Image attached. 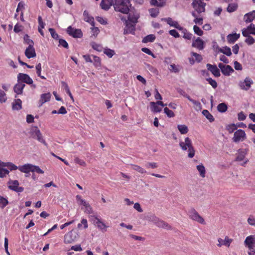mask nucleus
Listing matches in <instances>:
<instances>
[{
	"label": "nucleus",
	"mask_w": 255,
	"mask_h": 255,
	"mask_svg": "<svg viewBox=\"0 0 255 255\" xmlns=\"http://www.w3.org/2000/svg\"><path fill=\"white\" fill-rule=\"evenodd\" d=\"M130 6L129 0H114V7L116 11L128 14Z\"/></svg>",
	"instance_id": "f257e3e1"
},
{
	"label": "nucleus",
	"mask_w": 255,
	"mask_h": 255,
	"mask_svg": "<svg viewBox=\"0 0 255 255\" xmlns=\"http://www.w3.org/2000/svg\"><path fill=\"white\" fill-rule=\"evenodd\" d=\"M179 145L183 150H186L188 149V157L192 158L194 157L195 153L194 148L192 145V141L189 137H186L184 141H180Z\"/></svg>",
	"instance_id": "f03ea898"
},
{
	"label": "nucleus",
	"mask_w": 255,
	"mask_h": 255,
	"mask_svg": "<svg viewBox=\"0 0 255 255\" xmlns=\"http://www.w3.org/2000/svg\"><path fill=\"white\" fill-rule=\"evenodd\" d=\"M188 215L190 219L194 221L197 222L198 223L203 225H205L206 224L203 218L201 217L194 208H192L189 211Z\"/></svg>",
	"instance_id": "7ed1b4c3"
},
{
	"label": "nucleus",
	"mask_w": 255,
	"mask_h": 255,
	"mask_svg": "<svg viewBox=\"0 0 255 255\" xmlns=\"http://www.w3.org/2000/svg\"><path fill=\"white\" fill-rule=\"evenodd\" d=\"M30 135L33 138L37 139L38 141L42 143L45 145L47 144L43 138L42 135L37 127H32L30 130Z\"/></svg>",
	"instance_id": "20e7f679"
},
{
	"label": "nucleus",
	"mask_w": 255,
	"mask_h": 255,
	"mask_svg": "<svg viewBox=\"0 0 255 255\" xmlns=\"http://www.w3.org/2000/svg\"><path fill=\"white\" fill-rule=\"evenodd\" d=\"M78 238V233L74 230H72L65 235L64 241L65 244H70L77 240Z\"/></svg>",
	"instance_id": "39448f33"
},
{
	"label": "nucleus",
	"mask_w": 255,
	"mask_h": 255,
	"mask_svg": "<svg viewBox=\"0 0 255 255\" xmlns=\"http://www.w3.org/2000/svg\"><path fill=\"white\" fill-rule=\"evenodd\" d=\"M192 5L194 9L199 13L204 12L205 10L206 4L202 0H193Z\"/></svg>",
	"instance_id": "423d86ee"
},
{
	"label": "nucleus",
	"mask_w": 255,
	"mask_h": 255,
	"mask_svg": "<svg viewBox=\"0 0 255 255\" xmlns=\"http://www.w3.org/2000/svg\"><path fill=\"white\" fill-rule=\"evenodd\" d=\"M246 138L245 132L242 129H238L234 133L233 140L235 142H238L244 140Z\"/></svg>",
	"instance_id": "0eeeda50"
},
{
	"label": "nucleus",
	"mask_w": 255,
	"mask_h": 255,
	"mask_svg": "<svg viewBox=\"0 0 255 255\" xmlns=\"http://www.w3.org/2000/svg\"><path fill=\"white\" fill-rule=\"evenodd\" d=\"M17 81L26 83L29 85L32 84L33 80L28 75L23 73H19L17 75Z\"/></svg>",
	"instance_id": "6e6552de"
},
{
	"label": "nucleus",
	"mask_w": 255,
	"mask_h": 255,
	"mask_svg": "<svg viewBox=\"0 0 255 255\" xmlns=\"http://www.w3.org/2000/svg\"><path fill=\"white\" fill-rule=\"evenodd\" d=\"M8 184L9 188L16 192H22L24 190L23 187L18 186L19 182L17 180L10 181Z\"/></svg>",
	"instance_id": "1a4fd4ad"
},
{
	"label": "nucleus",
	"mask_w": 255,
	"mask_h": 255,
	"mask_svg": "<svg viewBox=\"0 0 255 255\" xmlns=\"http://www.w3.org/2000/svg\"><path fill=\"white\" fill-rule=\"evenodd\" d=\"M245 244L250 250L249 252L255 251L254 250L255 242L254 241L253 236H250L247 237L245 241Z\"/></svg>",
	"instance_id": "9d476101"
},
{
	"label": "nucleus",
	"mask_w": 255,
	"mask_h": 255,
	"mask_svg": "<svg viewBox=\"0 0 255 255\" xmlns=\"http://www.w3.org/2000/svg\"><path fill=\"white\" fill-rule=\"evenodd\" d=\"M252 83V81L249 77H247L244 81H240L239 83V85L241 89L248 90L251 87Z\"/></svg>",
	"instance_id": "9b49d317"
},
{
	"label": "nucleus",
	"mask_w": 255,
	"mask_h": 255,
	"mask_svg": "<svg viewBox=\"0 0 255 255\" xmlns=\"http://www.w3.org/2000/svg\"><path fill=\"white\" fill-rule=\"evenodd\" d=\"M93 224L96 225L98 229L101 230H104L106 231V228L108 227L100 219L98 218L97 217H93L92 219Z\"/></svg>",
	"instance_id": "f8f14e48"
},
{
	"label": "nucleus",
	"mask_w": 255,
	"mask_h": 255,
	"mask_svg": "<svg viewBox=\"0 0 255 255\" xmlns=\"http://www.w3.org/2000/svg\"><path fill=\"white\" fill-rule=\"evenodd\" d=\"M207 69L210 71L215 77H218L220 76V70L215 65L207 64L206 65Z\"/></svg>",
	"instance_id": "ddd939ff"
},
{
	"label": "nucleus",
	"mask_w": 255,
	"mask_h": 255,
	"mask_svg": "<svg viewBox=\"0 0 255 255\" xmlns=\"http://www.w3.org/2000/svg\"><path fill=\"white\" fill-rule=\"evenodd\" d=\"M162 20L165 21L170 26L174 27L178 30L183 29V27L181 26L177 21L173 20L170 17L165 18Z\"/></svg>",
	"instance_id": "4468645a"
},
{
	"label": "nucleus",
	"mask_w": 255,
	"mask_h": 255,
	"mask_svg": "<svg viewBox=\"0 0 255 255\" xmlns=\"http://www.w3.org/2000/svg\"><path fill=\"white\" fill-rule=\"evenodd\" d=\"M218 244H217V246L219 247H221L222 246L224 245L228 247L230 246L231 243L233 241V239H230L228 236H226L224 240H223L221 238H219L218 239Z\"/></svg>",
	"instance_id": "2eb2a0df"
},
{
	"label": "nucleus",
	"mask_w": 255,
	"mask_h": 255,
	"mask_svg": "<svg viewBox=\"0 0 255 255\" xmlns=\"http://www.w3.org/2000/svg\"><path fill=\"white\" fill-rule=\"evenodd\" d=\"M242 34L243 36H248L251 34L255 35V25L251 23L247 28L242 30Z\"/></svg>",
	"instance_id": "dca6fc26"
},
{
	"label": "nucleus",
	"mask_w": 255,
	"mask_h": 255,
	"mask_svg": "<svg viewBox=\"0 0 255 255\" xmlns=\"http://www.w3.org/2000/svg\"><path fill=\"white\" fill-rule=\"evenodd\" d=\"M114 0H102L100 5L102 9L108 10L111 6L114 5Z\"/></svg>",
	"instance_id": "f3484780"
},
{
	"label": "nucleus",
	"mask_w": 255,
	"mask_h": 255,
	"mask_svg": "<svg viewBox=\"0 0 255 255\" xmlns=\"http://www.w3.org/2000/svg\"><path fill=\"white\" fill-rule=\"evenodd\" d=\"M155 225L159 228H161L167 230H171L172 229V227L169 224L165 221L159 219V218Z\"/></svg>",
	"instance_id": "a211bd4d"
},
{
	"label": "nucleus",
	"mask_w": 255,
	"mask_h": 255,
	"mask_svg": "<svg viewBox=\"0 0 255 255\" xmlns=\"http://www.w3.org/2000/svg\"><path fill=\"white\" fill-rule=\"evenodd\" d=\"M32 164L27 163L23 165L19 166L18 170L21 172L28 173L29 172H32Z\"/></svg>",
	"instance_id": "6ab92c4d"
},
{
	"label": "nucleus",
	"mask_w": 255,
	"mask_h": 255,
	"mask_svg": "<svg viewBox=\"0 0 255 255\" xmlns=\"http://www.w3.org/2000/svg\"><path fill=\"white\" fill-rule=\"evenodd\" d=\"M135 30V23L126 21V28L124 29V34L133 33Z\"/></svg>",
	"instance_id": "aec40b11"
},
{
	"label": "nucleus",
	"mask_w": 255,
	"mask_h": 255,
	"mask_svg": "<svg viewBox=\"0 0 255 255\" xmlns=\"http://www.w3.org/2000/svg\"><path fill=\"white\" fill-rule=\"evenodd\" d=\"M25 86V84L22 83V82H21L20 81H17V83L15 84L13 87L14 92L16 94H21L23 92V89Z\"/></svg>",
	"instance_id": "412c9836"
},
{
	"label": "nucleus",
	"mask_w": 255,
	"mask_h": 255,
	"mask_svg": "<svg viewBox=\"0 0 255 255\" xmlns=\"http://www.w3.org/2000/svg\"><path fill=\"white\" fill-rule=\"evenodd\" d=\"M24 53L26 57L29 59L35 57L36 55L33 46L27 47Z\"/></svg>",
	"instance_id": "4be33fe9"
},
{
	"label": "nucleus",
	"mask_w": 255,
	"mask_h": 255,
	"mask_svg": "<svg viewBox=\"0 0 255 255\" xmlns=\"http://www.w3.org/2000/svg\"><path fill=\"white\" fill-rule=\"evenodd\" d=\"M204 41L200 37H198L195 41H193L192 46L199 50H202L204 47Z\"/></svg>",
	"instance_id": "5701e85b"
},
{
	"label": "nucleus",
	"mask_w": 255,
	"mask_h": 255,
	"mask_svg": "<svg viewBox=\"0 0 255 255\" xmlns=\"http://www.w3.org/2000/svg\"><path fill=\"white\" fill-rule=\"evenodd\" d=\"M240 36V34H237L236 33L229 34L227 37V39L228 42L229 43H234L236 40H237Z\"/></svg>",
	"instance_id": "b1692460"
},
{
	"label": "nucleus",
	"mask_w": 255,
	"mask_h": 255,
	"mask_svg": "<svg viewBox=\"0 0 255 255\" xmlns=\"http://www.w3.org/2000/svg\"><path fill=\"white\" fill-rule=\"evenodd\" d=\"M255 18V10L246 14L244 15V19L247 23L252 22Z\"/></svg>",
	"instance_id": "393cba45"
},
{
	"label": "nucleus",
	"mask_w": 255,
	"mask_h": 255,
	"mask_svg": "<svg viewBox=\"0 0 255 255\" xmlns=\"http://www.w3.org/2000/svg\"><path fill=\"white\" fill-rule=\"evenodd\" d=\"M51 98V94L50 93L43 94L41 95L39 103H40L39 106H41L44 103L50 100Z\"/></svg>",
	"instance_id": "a878e982"
},
{
	"label": "nucleus",
	"mask_w": 255,
	"mask_h": 255,
	"mask_svg": "<svg viewBox=\"0 0 255 255\" xmlns=\"http://www.w3.org/2000/svg\"><path fill=\"white\" fill-rule=\"evenodd\" d=\"M246 154L247 151L246 149H239L238 150V155L236 157V161L239 162L244 161Z\"/></svg>",
	"instance_id": "bb28decb"
},
{
	"label": "nucleus",
	"mask_w": 255,
	"mask_h": 255,
	"mask_svg": "<svg viewBox=\"0 0 255 255\" xmlns=\"http://www.w3.org/2000/svg\"><path fill=\"white\" fill-rule=\"evenodd\" d=\"M216 48L219 52L226 55L228 56H230L232 55L231 48L228 46H225L223 48H221L217 45L216 46Z\"/></svg>",
	"instance_id": "cd10ccee"
},
{
	"label": "nucleus",
	"mask_w": 255,
	"mask_h": 255,
	"mask_svg": "<svg viewBox=\"0 0 255 255\" xmlns=\"http://www.w3.org/2000/svg\"><path fill=\"white\" fill-rule=\"evenodd\" d=\"M22 102L19 99H17L14 100L12 103V109L14 110H19L21 109Z\"/></svg>",
	"instance_id": "c85d7f7f"
},
{
	"label": "nucleus",
	"mask_w": 255,
	"mask_h": 255,
	"mask_svg": "<svg viewBox=\"0 0 255 255\" xmlns=\"http://www.w3.org/2000/svg\"><path fill=\"white\" fill-rule=\"evenodd\" d=\"M222 73L225 76H229L231 73L234 72L233 69L230 65H226L223 69H222Z\"/></svg>",
	"instance_id": "c756f323"
},
{
	"label": "nucleus",
	"mask_w": 255,
	"mask_h": 255,
	"mask_svg": "<svg viewBox=\"0 0 255 255\" xmlns=\"http://www.w3.org/2000/svg\"><path fill=\"white\" fill-rule=\"evenodd\" d=\"M197 169L200 173V175L204 178L205 177L206 170L204 166L202 163H201L197 166Z\"/></svg>",
	"instance_id": "7c9ffc66"
},
{
	"label": "nucleus",
	"mask_w": 255,
	"mask_h": 255,
	"mask_svg": "<svg viewBox=\"0 0 255 255\" xmlns=\"http://www.w3.org/2000/svg\"><path fill=\"white\" fill-rule=\"evenodd\" d=\"M151 111L155 113L160 112L162 111V108L159 107L155 102H151L150 103Z\"/></svg>",
	"instance_id": "2f4dec72"
},
{
	"label": "nucleus",
	"mask_w": 255,
	"mask_h": 255,
	"mask_svg": "<svg viewBox=\"0 0 255 255\" xmlns=\"http://www.w3.org/2000/svg\"><path fill=\"white\" fill-rule=\"evenodd\" d=\"M188 100L194 105L196 110L200 111L202 109V106L199 102L193 100L190 97H188Z\"/></svg>",
	"instance_id": "473e14b6"
},
{
	"label": "nucleus",
	"mask_w": 255,
	"mask_h": 255,
	"mask_svg": "<svg viewBox=\"0 0 255 255\" xmlns=\"http://www.w3.org/2000/svg\"><path fill=\"white\" fill-rule=\"evenodd\" d=\"M145 219L148 222H151L153 223L154 224H156L158 218L154 214H149L145 217Z\"/></svg>",
	"instance_id": "72a5a7b5"
},
{
	"label": "nucleus",
	"mask_w": 255,
	"mask_h": 255,
	"mask_svg": "<svg viewBox=\"0 0 255 255\" xmlns=\"http://www.w3.org/2000/svg\"><path fill=\"white\" fill-rule=\"evenodd\" d=\"M177 128L181 134H186L189 130L187 126L185 125H178Z\"/></svg>",
	"instance_id": "f704fd0d"
},
{
	"label": "nucleus",
	"mask_w": 255,
	"mask_h": 255,
	"mask_svg": "<svg viewBox=\"0 0 255 255\" xmlns=\"http://www.w3.org/2000/svg\"><path fill=\"white\" fill-rule=\"evenodd\" d=\"M202 114L210 122H212L214 121L213 116L209 112L208 110H204L202 111Z\"/></svg>",
	"instance_id": "c9c22d12"
},
{
	"label": "nucleus",
	"mask_w": 255,
	"mask_h": 255,
	"mask_svg": "<svg viewBox=\"0 0 255 255\" xmlns=\"http://www.w3.org/2000/svg\"><path fill=\"white\" fill-rule=\"evenodd\" d=\"M155 39V36L153 34H149L144 37L142 39V42L147 43L149 42H153Z\"/></svg>",
	"instance_id": "e433bc0d"
},
{
	"label": "nucleus",
	"mask_w": 255,
	"mask_h": 255,
	"mask_svg": "<svg viewBox=\"0 0 255 255\" xmlns=\"http://www.w3.org/2000/svg\"><path fill=\"white\" fill-rule=\"evenodd\" d=\"M24 42L28 45V47H32L34 45L33 41L29 38L27 34H25L23 37Z\"/></svg>",
	"instance_id": "4c0bfd02"
},
{
	"label": "nucleus",
	"mask_w": 255,
	"mask_h": 255,
	"mask_svg": "<svg viewBox=\"0 0 255 255\" xmlns=\"http://www.w3.org/2000/svg\"><path fill=\"white\" fill-rule=\"evenodd\" d=\"M131 166L132 167V169L137 171L138 172H139L141 174H143V173H146V171L143 168H142L141 167H140L137 165L131 164Z\"/></svg>",
	"instance_id": "58836bf2"
},
{
	"label": "nucleus",
	"mask_w": 255,
	"mask_h": 255,
	"mask_svg": "<svg viewBox=\"0 0 255 255\" xmlns=\"http://www.w3.org/2000/svg\"><path fill=\"white\" fill-rule=\"evenodd\" d=\"M164 3V0H151V4L157 6L162 7Z\"/></svg>",
	"instance_id": "ea45409f"
},
{
	"label": "nucleus",
	"mask_w": 255,
	"mask_h": 255,
	"mask_svg": "<svg viewBox=\"0 0 255 255\" xmlns=\"http://www.w3.org/2000/svg\"><path fill=\"white\" fill-rule=\"evenodd\" d=\"M227 106L224 103L219 104L217 107V109L218 111L221 113L226 112L227 110Z\"/></svg>",
	"instance_id": "a19ab883"
},
{
	"label": "nucleus",
	"mask_w": 255,
	"mask_h": 255,
	"mask_svg": "<svg viewBox=\"0 0 255 255\" xmlns=\"http://www.w3.org/2000/svg\"><path fill=\"white\" fill-rule=\"evenodd\" d=\"M238 7L237 4L235 3H230L227 7V11L229 12H232L236 10Z\"/></svg>",
	"instance_id": "79ce46f5"
},
{
	"label": "nucleus",
	"mask_w": 255,
	"mask_h": 255,
	"mask_svg": "<svg viewBox=\"0 0 255 255\" xmlns=\"http://www.w3.org/2000/svg\"><path fill=\"white\" fill-rule=\"evenodd\" d=\"M138 17L137 15H132L130 12L128 16V20L132 23H135L137 22Z\"/></svg>",
	"instance_id": "37998d69"
},
{
	"label": "nucleus",
	"mask_w": 255,
	"mask_h": 255,
	"mask_svg": "<svg viewBox=\"0 0 255 255\" xmlns=\"http://www.w3.org/2000/svg\"><path fill=\"white\" fill-rule=\"evenodd\" d=\"M181 31H182V32L183 33L184 35L183 36V37L185 39L190 40L192 38V34L189 32H188L186 29L184 28L183 27L182 30H180Z\"/></svg>",
	"instance_id": "c03bdc74"
},
{
	"label": "nucleus",
	"mask_w": 255,
	"mask_h": 255,
	"mask_svg": "<svg viewBox=\"0 0 255 255\" xmlns=\"http://www.w3.org/2000/svg\"><path fill=\"white\" fill-rule=\"evenodd\" d=\"M0 207L3 209L8 204V200L3 197L0 196Z\"/></svg>",
	"instance_id": "a18cd8bd"
},
{
	"label": "nucleus",
	"mask_w": 255,
	"mask_h": 255,
	"mask_svg": "<svg viewBox=\"0 0 255 255\" xmlns=\"http://www.w3.org/2000/svg\"><path fill=\"white\" fill-rule=\"evenodd\" d=\"M104 53L109 58H112L115 54L114 50L109 48H105L104 50Z\"/></svg>",
	"instance_id": "49530a36"
},
{
	"label": "nucleus",
	"mask_w": 255,
	"mask_h": 255,
	"mask_svg": "<svg viewBox=\"0 0 255 255\" xmlns=\"http://www.w3.org/2000/svg\"><path fill=\"white\" fill-rule=\"evenodd\" d=\"M7 97L6 94L4 91L0 89V103H3L6 102Z\"/></svg>",
	"instance_id": "de8ad7c7"
},
{
	"label": "nucleus",
	"mask_w": 255,
	"mask_h": 255,
	"mask_svg": "<svg viewBox=\"0 0 255 255\" xmlns=\"http://www.w3.org/2000/svg\"><path fill=\"white\" fill-rule=\"evenodd\" d=\"M61 83H62V86L64 87L66 93L68 94V95L70 96V98L72 100V101H74L73 97L72 94L69 90L68 85L65 82H63V81Z\"/></svg>",
	"instance_id": "09e8293b"
},
{
	"label": "nucleus",
	"mask_w": 255,
	"mask_h": 255,
	"mask_svg": "<svg viewBox=\"0 0 255 255\" xmlns=\"http://www.w3.org/2000/svg\"><path fill=\"white\" fill-rule=\"evenodd\" d=\"M82 35V32L80 29H76L71 36L74 38H81Z\"/></svg>",
	"instance_id": "8fccbe9b"
},
{
	"label": "nucleus",
	"mask_w": 255,
	"mask_h": 255,
	"mask_svg": "<svg viewBox=\"0 0 255 255\" xmlns=\"http://www.w3.org/2000/svg\"><path fill=\"white\" fill-rule=\"evenodd\" d=\"M149 12L151 17H155L159 13V9L157 8H151L149 10Z\"/></svg>",
	"instance_id": "3c124183"
},
{
	"label": "nucleus",
	"mask_w": 255,
	"mask_h": 255,
	"mask_svg": "<svg viewBox=\"0 0 255 255\" xmlns=\"http://www.w3.org/2000/svg\"><path fill=\"white\" fill-rule=\"evenodd\" d=\"M244 36L247 37V38L245 40V42L247 43L248 44L252 45L254 43L255 40L252 36L250 35V34H249L248 36Z\"/></svg>",
	"instance_id": "603ef678"
},
{
	"label": "nucleus",
	"mask_w": 255,
	"mask_h": 255,
	"mask_svg": "<svg viewBox=\"0 0 255 255\" xmlns=\"http://www.w3.org/2000/svg\"><path fill=\"white\" fill-rule=\"evenodd\" d=\"M36 73L38 76H39L41 78L45 79V77L41 75V65L40 63H39L36 65Z\"/></svg>",
	"instance_id": "864d4df0"
},
{
	"label": "nucleus",
	"mask_w": 255,
	"mask_h": 255,
	"mask_svg": "<svg viewBox=\"0 0 255 255\" xmlns=\"http://www.w3.org/2000/svg\"><path fill=\"white\" fill-rule=\"evenodd\" d=\"M9 173V171L4 168L2 167H0V177L3 178L5 177L7 175H8Z\"/></svg>",
	"instance_id": "5fc2aeb1"
},
{
	"label": "nucleus",
	"mask_w": 255,
	"mask_h": 255,
	"mask_svg": "<svg viewBox=\"0 0 255 255\" xmlns=\"http://www.w3.org/2000/svg\"><path fill=\"white\" fill-rule=\"evenodd\" d=\"M237 128V126L235 124H231L227 127V129L229 133L233 132Z\"/></svg>",
	"instance_id": "6e6d98bb"
},
{
	"label": "nucleus",
	"mask_w": 255,
	"mask_h": 255,
	"mask_svg": "<svg viewBox=\"0 0 255 255\" xmlns=\"http://www.w3.org/2000/svg\"><path fill=\"white\" fill-rule=\"evenodd\" d=\"M164 112L169 118H172L175 116L174 113L167 107L164 109Z\"/></svg>",
	"instance_id": "4d7b16f0"
},
{
	"label": "nucleus",
	"mask_w": 255,
	"mask_h": 255,
	"mask_svg": "<svg viewBox=\"0 0 255 255\" xmlns=\"http://www.w3.org/2000/svg\"><path fill=\"white\" fill-rule=\"evenodd\" d=\"M191 54L195 58V61L197 62H200L202 60L203 58L200 54L194 52H192Z\"/></svg>",
	"instance_id": "13d9d810"
},
{
	"label": "nucleus",
	"mask_w": 255,
	"mask_h": 255,
	"mask_svg": "<svg viewBox=\"0 0 255 255\" xmlns=\"http://www.w3.org/2000/svg\"><path fill=\"white\" fill-rule=\"evenodd\" d=\"M193 30L194 32L198 35L202 36L203 34V31L197 25L193 26Z\"/></svg>",
	"instance_id": "bf43d9fd"
},
{
	"label": "nucleus",
	"mask_w": 255,
	"mask_h": 255,
	"mask_svg": "<svg viewBox=\"0 0 255 255\" xmlns=\"http://www.w3.org/2000/svg\"><path fill=\"white\" fill-rule=\"evenodd\" d=\"M49 31L50 32L51 35L52 37L55 39H58L59 38L58 34L55 32V30L53 28H49L48 29Z\"/></svg>",
	"instance_id": "052dcab7"
},
{
	"label": "nucleus",
	"mask_w": 255,
	"mask_h": 255,
	"mask_svg": "<svg viewBox=\"0 0 255 255\" xmlns=\"http://www.w3.org/2000/svg\"><path fill=\"white\" fill-rule=\"evenodd\" d=\"M7 167L8 168V169L10 171L18 169V168H19V166H17L13 163L10 162H8L7 163Z\"/></svg>",
	"instance_id": "680f3d73"
},
{
	"label": "nucleus",
	"mask_w": 255,
	"mask_h": 255,
	"mask_svg": "<svg viewBox=\"0 0 255 255\" xmlns=\"http://www.w3.org/2000/svg\"><path fill=\"white\" fill-rule=\"evenodd\" d=\"M92 60H93V62H94V64L96 66L98 67L100 65L101 61H100V58L99 57L96 56H93Z\"/></svg>",
	"instance_id": "e2e57ef3"
},
{
	"label": "nucleus",
	"mask_w": 255,
	"mask_h": 255,
	"mask_svg": "<svg viewBox=\"0 0 255 255\" xmlns=\"http://www.w3.org/2000/svg\"><path fill=\"white\" fill-rule=\"evenodd\" d=\"M207 81L209 82V83L212 86V87L214 89L217 88V83L216 81L211 78H209L207 79Z\"/></svg>",
	"instance_id": "0e129e2a"
},
{
	"label": "nucleus",
	"mask_w": 255,
	"mask_h": 255,
	"mask_svg": "<svg viewBox=\"0 0 255 255\" xmlns=\"http://www.w3.org/2000/svg\"><path fill=\"white\" fill-rule=\"evenodd\" d=\"M32 172H36V173H39V174H43V173H44V171L42 170H41L39 167V166H36V165H33V166H32Z\"/></svg>",
	"instance_id": "69168bd1"
},
{
	"label": "nucleus",
	"mask_w": 255,
	"mask_h": 255,
	"mask_svg": "<svg viewBox=\"0 0 255 255\" xmlns=\"http://www.w3.org/2000/svg\"><path fill=\"white\" fill-rule=\"evenodd\" d=\"M23 26L21 25H19V24L17 23L14 27L13 30L15 33H18L20 31H21L23 29Z\"/></svg>",
	"instance_id": "338daca9"
},
{
	"label": "nucleus",
	"mask_w": 255,
	"mask_h": 255,
	"mask_svg": "<svg viewBox=\"0 0 255 255\" xmlns=\"http://www.w3.org/2000/svg\"><path fill=\"white\" fill-rule=\"evenodd\" d=\"M91 45H92V48L95 49V50H96L98 51H102V46L99 45V44H98L95 42H93L92 44H91Z\"/></svg>",
	"instance_id": "774afa93"
}]
</instances>
